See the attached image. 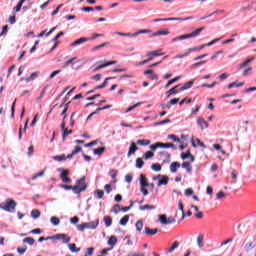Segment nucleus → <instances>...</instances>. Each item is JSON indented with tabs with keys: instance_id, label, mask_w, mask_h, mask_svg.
<instances>
[{
	"instance_id": "51",
	"label": "nucleus",
	"mask_w": 256,
	"mask_h": 256,
	"mask_svg": "<svg viewBox=\"0 0 256 256\" xmlns=\"http://www.w3.org/2000/svg\"><path fill=\"white\" fill-rule=\"evenodd\" d=\"M213 148L216 149V151H220V153H222V155H227V152L225 150H223V148L221 147V145L219 144H214Z\"/></svg>"
},
{
	"instance_id": "27",
	"label": "nucleus",
	"mask_w": 256,
	"mask_h": 256,
	"mask_svg": "<svg viewBox=\"0 0 256 256\" xmlns=\"http://www.w3.org/2000/svg\"><path fill=\"white\" fill-rule=\"evenodd\" d=\"M179 79H181V76H177V77H175V78L169 80V81L167 82V84L164 86V89H169V87H171V85H173V83H177V81H178Z\"/></svg>"
},
{
	"instance_id": "40",
	"label": "nucleus",
	"mask_w": 256,
	"mask_h": 256,
	"mask_svg": "<svg viewBox=\"0 0 256 256\" xmlns=\"http://www.w3.org/2000/svg\"><path fill=\"white\" fill-rule=\"evenodd\" d=\"M93 153H94V155L101 156L103 153H105V147L93 149Z\"/></svg>"
},
{
	"instance_id": "3",
	"label": "nucleus",
	"mask_w": 256,
	"mask_h": 256,
	"mask_svg": "<svg viewBox=\"0 0 256 256\" xmlns=\"http://www.w3.org/2000/svg\"><path fill=\"white\" fill-rule=\"evenodd\" d=\"M58 173H60V179L63 181V183H72L73 180L68 177L69 170H65L63 168L57 169Z\"/></svg>"
},
{
	"instance_id": "37",
	"label": "nucleus",
	"mask_w": 256,
	"mask_h": 256,
	"mask_svg": "<svg viewBox=\"0 0 256 256\" xmlns=\"http://www.w3.org/2000/svg\"><path fill=\"white\" fill-rule=\"evenodd\" d=\"M203 239H204L203 234H199L197 237V245L200 249H202V247H204Z\"/></svg>"
},
{
	"instance_id": "43",
	"label": "nucleus",
	"mask_w": 256,
	"mask_h": 256,
	"mask_svg": "<svg viewBox=\"0 0 256 256\" xmlns=\"http://www.w3.org/2000/svg\"><path fill=\"white\" fill-rule=\"evenodd\" d=\"M245 251H253L255 249V244L253 242H248L244 246Z\"/></svg>"
},
{
	"instance_id": "64",
	"label": "nucleus",
	"mask_w": 256,
	"mask_h": 256,
	"mask_svg": "<svg viewBox=\"0 0 256 256\" xmlns=\"http://www.w3.org/2000/svg\"><path fill=\"white\" fill-rule=\"evenodd\" d=\"M104 189H105L107 194H109V193H111L113 191V188L111 187V184H106L104 186Z\"/></svg>"
},
{
	"instance_id": "33",
	"label": "nucleus",
	"mask_w": 256,
	"mask_h": 256,
	"mask_svg": "<svg viewBox=\"0 0 256 256\" xmlns=\"http://www.w3.org/2000/svg\"><path fill=\"white\" fill-rule=\"evenodd\" d=\"M108 245L115 247L117 245V236H111L108 240Z\"/></svg>"
},
{
	"instance_id": "45",
	"label": "nucleus",
	"mask_w": 256,
	"mask_h": 256,
	"mask_svg": "<svg viewBox=\"0 0 256 256\" xmlns=\"http://www.w3.org/2000/svg\"><path fill=\"white\" fill-rule=\"evenodd\" d=\"M68 247L71 253H79V251H81V248H77L75 244H69Z\"/></svg>"
},
{
	"instance_id": "16",
	"label": "nucleus",
	"mask_w": 256,
	"mask_h": 256,
	"mask_svg": "<svg viewBox=\"0 0 256 256\" xmlns=\"http://www.w3.org/2000/svg\"><path fill=\"white\" fill-rule=\"evenodd\" d=\"M185 39H191V34H184L175 38H172V43H175V41H185Z\"/></svg>"
},
{
	"instance_id": "55",
	"label": "nucleus",
	"mask_w": 256,
	"mask_h": 256,
	"mask_svg": "<svg viewBox=\"0 0 256 256\" xmlns=\"http://www.w3.org/2000/svg\"><path fill=\"white\" fill-rule=\"evenodd\" d=\"M151 170L156 171V172L161 171V164H159V163L152 164L151 165Z\"/></svg>"
},
{
	"instance_id": "14",
	"label": "nucleus",
	"mask_w": 256,
	"mask_h": 256,
	"mask_svg": "<svg viewBox=\"0 0 256 256\" xmlns=\"http://www.w3.org/2000/svg\"><path fill=\"white\" fill-rule=\"evenodd\" d=\"M144 231H145V235H148L150 237H152L153 235H157V233H159V229L157 228L151 229L147 226L144 228Z\"/></svg>"
},
{
	"instance_id": "53",
	"label": "nucleus",
	"mask_w": 256,
	"mask_h": 256,
	"mask_svg": "<svg viewBox=\"0 0 256 256\" xmlns=\"http://www.w3.org/2000/svg\"><path fill=\"white\" fill-rule=\"evenodd\" d=\"M167 123H171V119H165V120H162V121H159V122H155L154 127H157L159 125H167Z\"/></svg>"
},
{
	"instance_id": "52",
	"label": "nucleus",
	"mask_w": 256,
	"mask_h": 256,
	"mask_svg": "<svg viewBox=\"0 0 256 256\" xmlns=\"http://www.w3.org/2000/svg\"><path fill=\"white\" fill-rule=\"evenodd\" d=\"M129 223V215H125L120 219V225L125 226Z\"/></svg>"
},
{
	"instance_id": "31",
	"label": "nucleus",
	"mask_w": 256,
	"mask_h": 256,
	"mask_svg": "<svg viewBox=\"0 0 256 256\" xmlns=\"http://www.w3.org/2000/svg\"><path fill=\"white\" fill-rule=\"evenodd\" d=\"M39 77V72H33L29 77H26V83H29L30 81H35Z\"/></svg>"
},
{
	"instance_id": "60",
	"label": "nucleus",
	"mask_w": 256,
	"mask_h": 256,
	"mask_svg": "<svg viewBox=\"0 0 256 256\" xmlns=\"http://www.w3.org/2000/svg\"><path fill=\"white\" fill-rule=\"evenodd\" d=\"M43 175H45V171L42 170L39 173L34 174L31 179L32 181H35L38 177H43Z\"/></svg>"
},
{
	"instance_id": "1",
	"label": "nucleus",
	"mask_w": 256,
	"mask_h": 256,
	"mask_svg": "<svg viewBox=\"0 0 256 256\" xmlns=\"http://www.w3.org/2000/svg\"><path fill=\"white\" fill-rule=\"evenodd\" d=\"M16 208L17 202L11 198H8L5 200V202L0 203V209H2V211H6L7 213H14Z\"/></svg>"
},
{
	"instance_id": "19",
	"label": "nucleus",
	"mask_w": 256,
	"mask_h": 256,
	"mask_svg": "<svg viewBox=\"0 0 256 256\" xmlns=\"http://www.w3.org/2000/svg\"><path fill=\"white\" fill-rule=\"evenodd\" d=\"M169 184V176H162V178L158 181L157 186L161 187L162 185H168Z\"/></svg>"
},
{
	"instance_id": "15",
	"label": "nucleus",
	"mask_w": 256,
	"mask_h": 256,
	"mask_svg": "<svg viewBox=\"0 0 256 256\" xmlns=\"http://www.w3.org/2000/svg\"><path fill=\"white\" fill-rule=\"evenodd\" d=\"M139 181H140V188L149 187V182H147V178H145V175L140 174Z\"/></svg>"
},
{
	"instance_id": "17",
	"label": "nucleus",
	"mask_w": 256,
	"mask_h": 256,
	"mask_svg": "<svg viewBox=\"0 0 256 256\" xmlns=\"http://www.w3.org/2000/svg\"><path fill=\"white\" fill-rule=\"evenodd\" d=\"M205 31V27H200L197 28L195 31H193L192 33H190V37L191 39L195 38V37H199V35H201V32Z\"/></svg>"
},
{
	"instance_id": "36",
	"label": "nucleus",
	"mask_w": 256,
	"mask_h": 256,
	"mask_svg": "<svg viewBox=\"0 0 256 256\" xmlns=\"http://www.w3.org/2000/svg\"><path fill=\"white\" fill-rule=\"evenodd\" d=\"M201 49H205V44L200 45V46H196V47H193V48H189L188 53L191 54L195 51H201Z\"/></svg>"
},
{
	"instance_id": "62",
	"label": "nucleus",
	"mask_w": 256,
	"mask_h": 256,
	"mask_svg": "<svg viewBox=\"0 0 256 256\" xmlns=\"http://www.w3.org/2000/svg\"><path fill=\"white\" fill-rule=\"evenodd\" d=\"M119 209H121V206L119 204L114 205L112 208V213H115V215H117L119 211H121Z\"/></svg>"
},
{
	"instance_id": "18",
	"label": "nucleus",
	"mask_w": 256,
	"mask_h": 256,
	"mask_svg": "<svg viewBox=\"0 0 256 256\" xmlns=\"http://www.w3.org/2000/svg\"><path fill=\"white\" fill-rule=\"evenodd\" d=\"M111 79H115V77H107L101 85L94 88V91H97L99 89H105V87H107V81H111Z\"/></svg>"
},
{
	"instance_id": "39",
	"label": "nucleus",
	"mask_w": 256,
	"mask_h": 256,
	"mask_svg": "<svg viewBox=\"0 0 256 256\" xmlns=\"http://www.w3.org/2000/svg\"><path fill=\"white\" fill-rule=\"evenodd\" d=\"M104 223L106 227H111V225L113 224V219L110 216H105Z\"/></svg>"
},
{
	"instance_id": "24",
	"label": "nucleus",
	"mask_w": 256,
	"mask_h": 256,
	"mask_svg": "<svg viewBox=\"0 0 256 256\" xmlns=\"http://www.w3.org/2000/svg\"><path fill=\"white\" fill-rule=\"evenodd\" d=\"M190 19H193V16L186 18H164V21H190Z\"/></svg>"
},
{
	"instance_id": "6",
	"label": "nucleus",
	"mask_w": 256,
	"mask_h": 256,
	"mask_svg": "<svg viewBox=\"0 0 256 256\" xmlns=\"http://www.w3.org/2000/svg\"><path fill=\"white\" fill-rule=\"evenodd\" d=\"M197 125H198V127H200L201 131H203L204 129L209 128V123L205 119H203L202 117H199L197 119Z\"/></svg>"
},
{
	"instance_id": "47",
	"label": "nucleus",
	"mask_w": 256,
	"mask_h": 256,
	"mask_svg": "<svg viewBox=\"0 0 256 256\" xmlns=\"http://www.w3.org/2000/svg\"><path fill=\"white\" fill-rule=\"evenodd\" d=\"M158 217H159V221L162 225H167V215L160 214Z\"/></svg>"
},
{
	"instance_id": "28",
	"label": "nucleus",
	"mask_w": 256,
	"mask_h": 256,
	"mask_svg": "<svg viewBox=\"0 0 256 256\" xmlns=\"http://www.w3.org/2000/svg\"><path fill=\"white\" fill-rule=\"evenodd\" d=\"M104 195L105 192L103 190L96 189L94 191V197H96V199H103Z\"/></svg>"
},
{
	"instance_id": "4",
	"label": "nucleus",
	"mask_w": 256,
	"mask_h": 256,
	"mask_svg": "<svg viewBox=\"0 0 256 256\" xmlns=\"http://www.w3.org/2000/svg\"><path fill=\"white\" fill-rule=\"evenodd\" d=\"M116 64H117V61H114V60L108 61L103 64H101V61H98L96 62V65L98 66L94 67L93 71L96 72V71H99L100 69H104V67H109V65H116Z\"/></svg>"
},
{
	"instance_id": "58",
	"label": "nucleus",
	"mask_w": 256,
	"mask_h": 256,
	"mask_svg": "<svg viewBox=\"0 0 256 256\" xmlns=\"http://www.w3.org/2000/svg\"><path fill=\"white\" fill-rule=\"evenodd\" d=\"M109 45V42H104L100 45L95 46L94 48H92V51H97L98 49H103V47H107Z\"/></svg>"
},
{
	"instance_id": "38",
	"label": "nucleus",
	"mask_w": 256,
	"mask_h": 256,
	"mask_svg": "<svg viewBox=\"0 0 256 256\" xmlns=\"http://www.w3.org/2000/svg\"><path fill=\"white\" fill-rule=\"evenodd\" d=\"M52 159H53L54 161H59V162H61V161H67V156H66L65 154H62V155H60V156H53Z\"/></svg>"
},
{
	"instance_id": "41",
	"label": "nucleus",
	"mask_w": 256,
	"mask_h": 256,
	"mask_svg": "<svg viewBox=\"0 0 256 256\" xmlns=\"http://www.w3.org/2000/svg\"><path fill=\"white\" fill-rule=\"evenodd\" d=\"M76 185L79 187H87V184H85V176H83L82 178L78 179L76 181Z\"/></svg>"
},
{
	"instance_id": "46",
	"label": "nucleus",
	"mask_w": 256,
	"mask_h": 256,
	"mask_svg": "<svg viewBox=\"0 0 256 256\" xmlns=\"http://www.w3.org/2000/svg\"><path fill=\"white\" fill-rule=\"evenodd\" d=\"M237 175H238L237 170H233L231 172V177H232L231 183H232V185H235V183H237Z\"/></svg>"
},
{
	"instance_id": "50",
	"label": "nucleus",
	"mask_w": 256,
	"mask_h": 256,
	"mask_svg": "<svg viewBox=\"0 0 256 256\" xmlns=\"http://www.w3.org/2000/svg\"><path fill=\"white\" fill-rule=\"evenodd\" d=\"M23 243H28V245H35V239L32 237H26L23 239Z\"/></svg>"
},
{
	"instance_id": "57",
	"label": "nucleus",
	"mask_w": 256,
	"mask_h": 256,
	"mask_svg": "<svg viewBox=\"0 0 256 256\" xmlns=\"http://www.w3.org/2000/svg\"><path fill=\"white\" fill-rule=\"evenodd\" d=\"M168 139H171L175 143H181V139L177 138V136L175 134H169Z\"/></svg>"
},
{
	"instance_id": "35",
	"label": "nucleus",
	"mask_w": 256,
	"mask_h": 256,
	"mask_svg": "<svg viewBox=\"0 0 256 256\" xmlns=\"http://www.w3.org/2000/svg\"><path fill=\"white\" fill-rule=\"evenodd\" d=\"M137 145H142V146H147V145H151V140H147V139H140L137 140Z\"/></svg>"
},
{
	"instance_id": "63",
	"label": "nucleus",
	"mask_w": 256,
	"mask_h": 256,
	"mask_svg": "<svg viewBox=\"0 0 256 256\" xmlns=\"http://www.w3.org/2000/svg\"><path fill=\"white\" fill-rule=\"evenodd\" d=\"M184 194H185L186 197H191V195H193V190L191 188H187L184 191Z\"/></svg>"
},
{
	"instance_id": "12",
	"label": "nucleus",
	"mask_w": 256,
	"mask_h": 256,
	"mask_svg": "<svg viewBox=\"0 0 256 256\" xmlns=\"http://www.w3.org/2000/svg\"><path fill=\"white\" fill-rule=\"evenodd\" d=\"M161 55H163V53H161V49H159V50L147 52L146 57H148V59H151L152 57V61H153V57H161Z\"/></svg>"
},
{
	"instance_id": "2",
	"label": "nucleus",
	"mask_w": 256,
	"mask_h": 256,
	"mask_svg": "<svg viewBox=\"0 0 256 256\" xmlns=\"http://www.w3.org/2000/svg\"><path fill=\"white\" fill-rule=\"evenodd\" d=\"M96 227H99V219L77 225L78 231H83L84 229H95Z\"/></svg>"
},
{
	"instance_id": "5",
	"label": "nucleus",
	"mask_w": 256,
	"mask_h": 256,
	"mask_svg": "<svg viewBox=\"0 0 256 256\" xmlns=\"http://www.w3.org/2000/svg\"><path fill=\"white\" fill-rule=\"evenodd\" d=\"M52 237H53V239L62 240V242L65 244H67L71 241V237L67 236V234H56Z\"/></svg>"
},
{
	"instance_id": "29",
	"label": "nucleus",
	"mask_w": 256,
	"mask_h": 256,
	"mask_svg": "<svg viewBox=\"0 0 256 256\" xmlns=\"http://www.w3.org/2000/svg\"><path fill=\"white\" fill-rule=\"evenodd\" d=\"M243 85H245V82H232L228 84L227 88L233 89V87H243Z\"/></svg>"
},
{
	"instance_id": "11",
	"label": "nucleus",
	"mask_w": 256,
	"mask_h": 256,
	"mask_svg": "<svg viewBox=\"0 0 256 256\" xmlns=\"http://www.w3.org/2000/svg\"><path fill=\"white\" fill-rule=\"evenodd\" d=\"M63 35H65V32H59L54 38V45L53 47L50 49V53H52V51H55V49H57V45H59V42H57L58 39H60V37H63Z\"/></svg>"
},
{
	"instance_id": "32",
	"label": "nucleus",
	"mask_w": 256,
	"mask_h": 256,
	"mask_svg": "<svg viewBox=\"0 0 256 256\" xmlns=\"http://www.w3.org/2000/svg\"><path fill=\"white\" fill-rule=\"evenodd\" d=\"M31 217L32 219H39L41 217V211H39L38 209L32 210Z\"/></svg>"
},
{
	"instance_id": "49",
	"label": "nucleus",
	"mask_w": 256,
	"mask_h": 256,
	"mask_svg": "<svg viewBox=\"0 0 256 256\" xmlns=\"http://www.w3.org/2000/svg\"><path fill=\"white\" fill-rule=\"evenodd\" d=\"M179 247V242L178 241H175L172 246L167 250V253H173V251L175 249H177Z\"/></svg>"
},
{
	"instance_id": "22",
	"label": "nucleus",
	"mask_w": 256,
	"mask_h": 256,
	"mask_svg": "<svg viewBox=\"0 0 256 256\" xmlns=\"http://www.w3.org/2000/svg\"><path fill=\"white\" fill-rule=\"evenodd\" d=\"M195 83V81H193V80H190V81H188V82H186L185 84H184V86H182L181 88H180V91H187V89H191L192 87H193V84Z\"/></svg>"
},
{
	"instance_id": "61",
	"label": "nucleus",
	"mask_w": 256,
	"mask_h": 256,
	"mask_svg": "<svg viewBox=\"0 0 256 256\" xmlns=\"http://www.w3.org/2000/svg\"><path fill=\"white\" fill-rule=\"evenodd\" d=\"M205 63H207V60H201L199 62L192 64L191 68L195 69V67H199V65H205Z\"/></svg>"
},
{
	"instance_id": "8",
	"label": "nucleus",
	"mask_w": 256,
	"mask_h": 256,
	"mask_svg": "<svg viewBox=\"0 0 256 256\" xmlns=\"http://www.w3.org/2000/svg\"><path fill=\"white\" fill-rule=\"evenodd\" d=\"M139 150V147H137V144H135V142H131L128 153H127V157H131V155H135V152H137Z\"/></svg>"
},
{
	"instance_id": "7",
	"label": "nucleus",
	"mask_w": 256,
	"mask_h": 256,
	"mask_svg": "<svg viewBox=\"0 0 256 256\" xmlns=\"http://www.w3.org/2000/svg\"><path fill=\"white\" fill-rule=\"evenodd\" d=\"M87 41H89V39L87 37H81V38L75 40L74 42H72L70 44V47H79V45H83V43H87Z\"/></svg>"
},
{
	"instance_id": "34",
	"label": "nucleus",
	"mask_w": 256,
	"mask_h": 256,
	"mask_svg": "<svg viewBox=\"0 0 256 256\" xmlns=\"http://www.w3.org/2000/svg\"><path fill=\"white\" fill-rule=\"evenodd\" d=\"M178 209L182 213L181 221H183V219H185V209L183 207V202H181V200L178 201Z\"/></svg>"
},
{
	"instance_id": "44",
	"label": "nucleus",
	"mask_w": 256,
	"mask_h": 256,
	"mask_svg": "<svg viewBox=\"0 0 256 256\" xmlns=\"http://www.w3.org/2000/svg\"><path fill=\"white\" fill-rule=\"evenodd\" d=\"M143 165H145V162L143 161L142 158H137L136 159V168L137 169H143Z\"/></svg>"
},
{
	"instance_id": "25",
	"label": "nucleus",
	"mask_w": 256,
	"mask_h": 256,
	"mask_svg": "<svg viewBox=\"0 0 256 256\" xmlns=\"http://www.w3.org/2000/svg\"><path fill=\"white\" fill-rule=\"evenodd\" d=\"M179 167H181V164L179 162H172L170 165V171L172 173H177V169H179Z\"/></svg>"
},
{
	"instance_id": "48",
	"label": "nucleus",
	"mask_w": 256,
	"mask_h": 256,
	"mask_svg": "<svg viewBox=\"0 0 256 256\" xmlns=\"http://www.w3.org/2000/svg\"><path fill=\"white\" fill-rule=\"evenodd\" d=\"M73 134V130H68L67 128L62 132V139L63 141H65L66 137H68V135H72Z\"/></svg>"
},
{
	"instance_id": "54",
	"label": "nucleus",
	"mask_w": 256,
	"mask_h": 256,
	"mask_svg": "<svg viewBox=\"0 0 256 256\" xmlns=\"http://www.w3.org/2000/svg\"><path fill=\"white\" fill-rule=\"evenodd\" d=\"M152 157H155V153L151 152V151H147L144 154V159L147 161L149 159H152Z\"/></svg>"
},
{
	"instance_id": "59",
	"label": "nucleus",
	"mask_w": 256,
	"mask_h": 256,
	"mask_svg": "<svg viewBox=\"0 0 256 256\" xmlns=\"http://www.w3.org/2000/svg\"><path fill=\"white\" fill-rule=\"evenodd\" d=\"M75 59H77V57H73L69 60H67L64 65H63V69H67V67H69V65H71V63H73L75 61Z\"/></svg>"
},
{
	"instance_id": "21",
	"label": "nucleus",
	"mask_w": 256,
	"mask_h": 256,
	"mask_svg": "<svg viewBox=\"0 0 256 256\" xmlns=\"http://www.w3.org/2000/svg\"><path fill=\"white\" fill-rule=\"evenodd\" d=\"M255 57H251V58H247L243 63L239 64V69H245V67L249 66V63H251V61H254Z\"/></svg>"
},
{
	"instance_id": "10",
	"label": "nucleus",
	"mask_w": 256,
	"mask_h": 256,
	"mask_svg": "<svg viewBox=\"0 0 256 256\" xmlns=\"http://www.w3.org/2000/svg\"><path fill=\"white\" fill-rule=\"evenodd\" d=\"M159 157L161 158H165L166 160H163V163H170L171 162V154H169V152L167 151H160L158 153Z\"/></svg>"
},
{
	"instance_id": "13",
	"label": "nucleus",
	"mask_w": 256,
	"mask_h": 256,
	"mask_svg": "<svg viewBox=\"0 0 256 256\" xmlns=\"http://www.w3.org/2000/svg\"><path fill=\"white\" fill-rule=\"evenodd\" d=\"M87 190V186H83V187H79L77 186V184L75 186H72V191L74 193V195H79L81 193H83V191Z\"/></svg>"
},
{
	"instance_id": "30",
	"label": "nucleus",
	"mask_w": 256,
	"mask_h": 256,
	"mask_svg": "<svg viewBox=\"0 0 256 256\" xmlns=\"http://www.w3.org/2000/svg\"><path fill=\"white\" fill-rule=\"evenodd\" d=\"M181 167H182V169H186V172L187 173H191V171H192V167H191V163H189V162H183L182 164H181Z\"/></svg>"
},
{
	"instance_id": "20",
	"label": "nucleus",
	"mask_w": 256,
	"mask_h": 256,
	"mask_svg": "<svg viewBox=\"0 0 256 256\" xmlns=\"http://www.w3.org/2000/svg\"><path fill=\"white\" fill-rule=\"evenodd\" d=\"M155 209H157L155 205H149V204L139 207V211H149V210L153 211Z\"/></svg>"
},
{
	"instance_id": "23",
	"label": "nucleus",
	"mask_w": 256,
	"mask_h": 256,
	"mask_svg": "<svg viewBox=\"0 0 256 256\" xmlns=\"http://www.w3.org/2000/svg\"><path fill=\"white\" fill-rule=\"evenodd\" d=\"M181 85V84H179ZM179 85H176L175 87L171 88L170 90H168L167 93V99H169V97H171V95H176V93H179V90H177V87H179Z\"/></svg>"
},
{
	"instance_id": "56",
	"label": "nucleus",
	"mask_w": 256,
	"mask_h": 256,
	"mask_svg": "<svg viewBox=\"0 0 256 256\" xmlns=\"http://www.w3.org/2000/svg\"><path fill=\"white\" fill-rule=\"evenodd\" d=\"M50 223H52V225L57 226V225H59V223H61V221L59 220V218H57V217H55V216H52V217L50 218Z\"/></svg>"
},
{
	"instance_id": "42",
	"label": "nucleus",
	"mask_w": 256,
	"mask_h": 256,
	"mask_svg": "<svg viewBox=\"0 0 256 256\" xmlns=\"http://www.w3.org/2000/svg\"><path fill=\"white\" fill-rule=\"evenodd\" d=\"M135 225L136 231H138V233H141V231H143V220H138Z\"/></svg>"
},
{
	"instance_id": "26",
	"label": "nucleus",
	"mask_w": 256,
	"mask_h": 256,
	"mask_svg": "<svg viewBox=\"0 0 256 256\" xmlns=\"http://www.w3.org/2000/svg\"><path fill=\"white\" fill-rule=\"evenodd\" d=\"M161 35H169V30H158L152 33L151 37H159Z\"/></svg>"
},
{
	"instance_id": "9",
	"label": "nucleus",
	"mask_w": 256,
	"mask_h": 256,
	"mask_svg": "<svg viewBox=\"0 0 256 256\" xmlns=\"http://www.w3.org/2000/svg\"><path fill=\"white\" fill-rule=\"evenodd\" d=\"M28 124H29V119L26 120V122L24 124V128H23V126H20L19 131H18L19 141H21V139H23V133H26Z\"/></svg>"
}]
</instances>
